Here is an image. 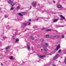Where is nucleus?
<instances>
[{
  "mask_svg": "<svg viewBox=\"0 0 66 66\" xmlns=\"http://www.w3.org/2000/svg\"><path fill=\"white\" fill-rule=\"evenodd\" d=\"M9 3H10L11 5L12 6H14V5H15V3H13V2L11 0H10L9 1Z\"/></svg>",
  "mask_w": 66,
  "mask_h": 66,
  "instance_id": "f257e3e1",
  "label": "nucleus"
},
{
  "mask_svg": "<svg viewBox=\"0 0 66 66\" xmlns=\"http://www.w3.org/2000/svg\"><path fill=\"white\" fill-rule=\"evenodd\" d=\"M60 37V35L57 34L55 36H54V38H56V39H57V38H59Z\"/></svg>",
  "mask_w": 66,
  "mask_h": 66,
  "instance_id": "f03ea898",
  "label": "nucleus"
},
{
  "mask_svg": "<svg viewBox=\"0 0 66 66\" xmlns=\"http://www.w3.org/2000/svg\"><path fill=\"white\" fill-rule=\"evenodd\" d=\"M59 56V54H56L55 56L53 58V59L54 60H56L57 59V57Z\"/></svg>",
  "mask_w": 66,
  "mask_h": 66,
  "instance_id": "7ed1b4c3",
  "label": "nucleus"
},
{
  "mask_svg": "<svg viewBox=\"0 0 66 66\" xmlns=\"http://www.w3.org/2000/svg\"><path fill=\"white\" fill-rule=\"evenodd\" d=\"M60 44L58 45L57 46H56V48L55 50V51H57V50L60 48Z\"/></svg>",
  "mask_w": 66,
  "mask_h": 66,
  "instance_id": "20e7f679",
  "label": "nucleus"
},
{
  "mask_svg": "<svg viewBox=\"0 0 66 66\" xmlns=\"http://www.w3.org/2000/svg\"><path fill=\"white\" fill-rule=\"evenodd\" d=\"M19 15H20L21 16H23V15H24L25 14H26V13L24 12H23L22 13V14L21 13H19Z\"/></svg>",
  "mask_w": 66,
  "mask_h": 66,
  "instance_id": "39448f33",
  "label": "nucleus"
},
{
  "mask_svg": "<svg viewBox=\"0 0 66 66\" xmlns=\"http://www.w3.org/2000/svg\"><path fill=\"white\" fill-rule=\"evenodd\" d=\"M10 49V47L8 46L6 47V51H8Z\"/></svg>",
  "mask_w": 66,
  "mask_h": 66,
  "instance_id": "423d86ee",
  "label": "nucleus"
},
{
  "mask_svg": "<svg viewBox=\"0 0 66 66\" xmlns=\"http://www.w3.org/2000/svg\"><path fill=\"white\" fill-rule=\"evenodd\" d=\"M27 48L28 50L30 51V46H29V45H27Z\"/></svg>",
  "mask_w": 66,
  "mask_h": 66,
  "instance_id": "0eeeda50",
  "label": "nucleus"
},
{
  "mask_svg": "<svg viewBox=\"0 0 66 66\" xmlns=\"http://www.w3.org/2000/svg\"><path fill=\"white\" fill-rule=\"evenodd\" d=\"M39 57L40 58H41L42 57H45V55H40L39 56Z\"/></svg>",
  "mask_w": 66,
  "mask_h": 66,
  "instance_id": "6e6552de",
  "label": "nucleus"
},
{
  "mask_svg": "<svg viewBox=\"0 0 66 66\" xmlns=\"http://www.w3.org/2000/svg\"><path fill=\"white\" fill-rule=\"evenodd\" d=\"M36 2L32 3V6H35L36 5Z\"/></svg>",
  "mask_w": 66,
  "mask_h": 66,
  "instance_id": "1a4fd4ad",
  "label": "nucleus"
},
{
  "mask_svg": "<svg viewBox=\"0 0 66 66\" xmlns=\"http://www.w3.org/2000/svg\"><path fill=\"white\" fill-rule=\"evenodd\" d=\"M44 51H48V50H47V48L46 47H45L44 48Z\"/></svg>",
  "mask_w": 66,
  "mask_h": 66,
  "instance_id": "9d476101",
  "label": "nucleus"
},
{
  "mask_svg": "<svg viewBox=\"0 0 66 66\" xmlns=\"http://www.w3.org/2000/svg\"><path fill=\"white\" fill-rule=\"evenodd\" d=\"M58 20H59L58 19H55L53 21V22H56L57 21H58Z\"/></svg>",
  "mask_w": 66,
  "mask_h": 66,
  "instance_id": "9b49d317",
  "label": "nucleus"
},
{
  "mask_svg": "<svg viewBox=\"0 0 66 66\" xmlns=\"http://www.w3.org/2000/svg\"><path fill=\"white\" fill-rule=\"evenodd\" d=\"M60 17L62 19H64L65 17L63 16V15H60Z\"/></svg>",
  "mask_w": 66,
  "mask_h": 66,
  "instance_id": "f8f14e48",
  "label": "nucleus"
},
{
  "mask_svg": "<svg viewBox=\"0 0 66 66\" xmlns=\"http://www.w3.org/2000/svg\"><path fill=\"white\" fill-rule=\"evenodd\" d=\"M49 36L48 35H46L45 36L46 38H49Z\"/></svg>",
  "mask_w": 66,
  "mask_h": 66,
  "instance_id": "ddd939ff",
  "label": "nucleus"
},
{
  "mask_svg": "<svg viewBox=\"0 0 66 66\" xmlns=\"http://www.w3.org/2000/svg\"><path fill=\"white\" fill-rule=\"evenodd\" d=\"M57 7L59 9H60L61 8L62 6H61L60 5H58L57 6Z\"/></svg>",
  "mask_w": 66,
  "mask_h": 66,
  "instance_id": "4468645a",
  "label": "nucleus"
},
{
  "mask_svg": "<svg viewBox=\"0 0 66 66\" xmlns=\"http://www.w3.org/2000/svg\"><path fill=\"white\" fill-rule=\"evenodd\" d=\"M45 46L46 47H48V44H47V43H45Z\"/></svg>",
  "mask_w": 66,
  "mask_h": 66,
  "instance_id": "2eb2a0df",
  "label": "nucleus"
},
{
  "mask_svg": "<svg viewBox=\"0 0 66 66\" xmlns=\"http://www.w3.org/2000/svg\"><path fill=\"white\" fill-rule=\"evenodd\" d=\"M16 8L18 10H20V7L19 6H18V7H17Z\"/></svg>",
  "mask_w": 66,
  "mask_h": 66,
  "instance_id": "dca6fc26",
  "label": "nucleus"
},
{
  "mask_svg": "<svg viewBox=\"0 0 66 66\" xmlns=\"http://www.w3.org/2000/svg\"><path fill=\"white\" fill-rule=\"evenodd\" d=\"M19 41V39H15V43H16V42H17Z\"/></svg>",
  "mask_w": 66,
  "mask_h": 66,
  "instance_id": "f3484780",
  "label": "nucleus"
},
{
  "mask_svg": "<svg viewBox=\"0 0 66 66\" xmlns=\"http://www.w3.org/2000/svg\"><path fill=\"white\" fill-rule=\"evenodd\" d=\"M30 38L31 39H32V40H34V38L33 37H31Z\"/></svg>",
  "mask_w": 66,
  "mask_h": 66,
  "instance_id": "a211bd4d",
  "label": "nucleus"
},
{
  "mask_svg": "<svg viewBox=\"0 0 66 66\" xmlns=\"http://www.w3.org/2000/svg\"><path fill=\"white\" fill-rule=\"evenodd\" d=\"M13 57L11 56L10 57V59L11 60H14V59H13Z\"/></svg>",
  "mask_w": 66,
  "mask_h": 66,
  "instance_id": "6ab92c4d",
  "label": "nucleus"
},
{
  "mask_svg": "<svg viewBox=\"0 0 66 66\" xmlns=\"http://www.w3.org/2000/svg\"><path fill=\"white\" fill-rule=\"evenodd\" d=\"M40 40L42 41V42H44V40L43 39H41Z\"/></svg>",
  "mask_w": 66,
  "mask_h": 66,
  "instance_id": "aec40b11",
  "label": "nucleus"
},
{
  "mask_svg": "<svg viewBox=\"0 0 66 66\" xmlns=\"http://www.w3.org/2000/svg\"><path fill=\"white\" fill-rule=\"evenodd\" d=\"M14 9V7H12L11 8L10 10L11 11L12 10H13Z\"/></svg>",
  "mask_w": 66,
  "mask_h": 66,
  "instance_id": "412c9836",
  "label": "nucleus"
},
{
  "mask_svg": "<svg viewBox=\"0 0 66 66\" xmlns=\"http://www.w3.org/2000/svg\"><path fill=\"white\" fill-rule=\"evenodd\" d=\"M46 31H51V29H49L48 30H46Z\"/></svg>",
  "mask_w": 66,
  "mask_h": 66,
  "instance_id": "4be33fe9",
  "label": "nucleus"
},
{
  "mask_svg": "<svg viewBox=\"0 0 66 66\" xmlns=\"http://www.w3.org/2000/svg\"><path fill=\"white\" fill-rule=\"evenodd\" d=\"M27 25V24L26 23H24L23 24V26H26Z\"/></svg>",
  "mask_w": 66,
  "mask_h": 66,
  "instance_id": "5701e85b",
  "label": "nucleus"
},
{
  "mask_svg": "<svg viewBox=\"0 0 66 66\" xmlns=\"http://www.w3.org/2000/svg\"><path fill=\"white\" fill-rule=\"evenodd\" d=\"M62 51L61 50H59V53H60Z\"/></svg>",
  "mask_w": 66,
  "mask_h": 66,
  "instance_id": "b1692460",
  "label": "nucleus"
},
{
  "mask_svg": "<svg viewBox=\"0 0 66 66\" xmlns=\"http://www.w3.org/2000/svg\"><path fill=\"white\" fill-rule=\"evenodd\" d=\"M64 36H62V38H64Z\"/></svg>",
  "mask_w": 66,
  "mask_h": 66,
  "instance_id": "393cba45",
  "label": "nucleus"
},
{
  "mask_svg": "<svg viewBox=\"0 0 66 66\" xmlns=\"http://www.w3.org/2000/svg\"><path fill=\"white\" fill-rule=\"evenodd\" d=\"M53 53H52L51 54H49V55H52V54H53Z\"/></svg>",
  "mask_w": 66,
  "mask_h": 66,
  "instance_id": "a878e982",
  "label": "nucleus"
},
{
  "mask_svg": "<svg viewBox=\"0 0 66 66\" xmlns=\"http://www.w3.org/2000/svg\"><path fill=\"white\" fill-rule=\"evenodd\" d=\"M30 22H29V23H28L27 24L28 25H30Z\"/></svg>",
  "mask_w": 66,
  "mask_h": 66,
  "instance_id": "bb28decb",
  "label": "nucleus"
},
{
  "mask_svg": "<svg viewBox=\"0 0 66 66\" xmlns=\"http://www.w3.org/2000/svg\"><path fill=\"white\" fill-rule=\"evenodd\" d=\"M44 29H45L44 28L41 29L42 30H44Z\"/></svg>",
  "mask_w": 66,
  "mask_h": 66,
  "instance_id": "cd10ccee",
  "label": "nucleus"
},
{
  "mask_svg": "<svg viewBox=\"0 0 66 66\" xmlns=\"http://www.w3.org/2000/svg\"><path fill=\"white\" fill-rule=\"evenodd\" d=\"M53 3H55V2L54 1H53Z\"/></svg>",
  "mask_w": 66,
  "mask_h": 66,
  "instance_id": "c85d7f7f",
  "label": "nucleus"
},
{
  "mask_svg": "<svg viewBox=\"0 0 66 66\" xmlns=\"http://www.w3.org/2000/svg\"><path fill=\"white\" fill-rule=\"evenodd\" d=\"M29 21H31V19H29Z\"/></svg>",
  "mask_w": 66,
  "mask_h": 66,
  "instance_id": "c756f323",
  "label": "nucleus"
},
{
  "mask_svg": "<svg viewBox=\"0 0 66 66\" xmlns=\"http://www.w3.org/2000/svg\"><path fill=\"white\" fill-rule=\"evenodd\" d=\"M1 66H3V64L2 63H1Z\"/></svg>",
  "mask_w": 66,
  "mask_h": 66,
  "instance_id": "7c9ffc66",
  "label": "nucleus"
},
{
  "mask_svg": "<svg viewBox=\"0 0 66 66\" xmlns=\"http://www.w3.org/2000/svg\"><path fill=\"white\" fill-rule=\"evenodd\" d=\"M38 20V19H36V20H37V21Z\"/></svg>",
  "mask_w": 66,
  "mask_h": 66,
  "instance_id": "2f4dec72",
  "label": "nucleus"
},
{
  "mask_svg": "<svg viewBox=\"0 0 66 66\" xmlns=\"http://www.w3.org/2000/svg\"><path fill=\"white\" fill-rule=\"evenodd\" d=\"M5 38H4V39H3V40H5Z\"/></svg>",
  "mask_w": 66,
  "mask_h": 66,
  "instance_id": "473e14b6",
  "label": "nucleus"
},
{
  "mask_svg": "<svg viewBox=\"0 0 66 66\" xmlns=\"http://www.w3.org/2000/svg\"><path fill=\"white\" fill-rule=\"evenodd\" d=\"M5 18H6V16H5Z\"/></svg>",
  "mask_w": 66,
  "mask_h": 66,
  "instance_id": "72a5a7b5",
  "label": "nucleus"
},
{
  "mask_svg": "<svg viewBox=\"0 0 66 66\" xmlns=\"http://www.w3.org/2000/svg\"><path fill=\"white\" fill-rule=\"evenodd\" d=\"M60 20H62V19H61Z\"/></svg>",
  "mask_w": 66,
  "mask_h": 66,
  "instance_id": "f704fd0d",
  "label": "nucleus"
},
{
  "mask_svg": "<svg viewBox=\"0 0 66 66\" xmlns=\"http://www.w3.org/2000/svg\"><path fill=\"white\" fill-rule=\"evenodd\" d=\"M53 66H56V65L53 64Z\"/></svg>",
  "mask_w": 66,
  "mask_h": 66,
  "instance_id": "c9c22d12",
  "label": "nucleus"
},
{
  "mask_svg": "<svg viewBox=\"0 0 66 66\" xmlns=\"http://www.w3.org/2000/svg\"><path fill=\"white\" fill-rule=\"evenodd\" d=\"M41 50L42 51H43V50H42V49H41Z\"/></svg>",
  "mask_w": 66,
  "mask_h": 66,
  "instance_id": "e433bc0d",
  "label": "nucleus"
},
{
  "mask_svg": "<svg viewBox=\"0 0 66 66\" xmlns=\"http://www.w3.org/2000/svg\"><path fill=\"white\" fill-rule=\"evenodd\" d=\"M1 11V9H0V11Z\"/></svg>",
  "mask_w": 66,
  "mask_h": 66,
  "instance_id": "4c0bfd02",
  "label": "nucleus"
},
{
  "mask_svg": "<svg viewBox=\"0 0 66 66\" xmlns=\"http://www.w3.org/2000/svg\"><path fill=\"white\" fill-rule=\"evenodd\" d=\"M31 8H30V9H31Z\"/></svg>",
  "mask_w": 66,
  "mask_h": 66,
  "instance_id": "58836bf2",
  "label": "nucleus"
},
{
  "mask_svg": "<svg viewBox=\"0 0 66 66\" xmlns=\"http://www.w3.org/2000/svg\"><path fill=\"white\" fill-rule=\"evenodd\" d=\"M13 39H15V38H13Z\"/></svg>",
  "mask_w": 66,
  "mask_h": 66,
  "instance_id": "ea45409f",
  "label": "nucleus"
}]
</instances>
